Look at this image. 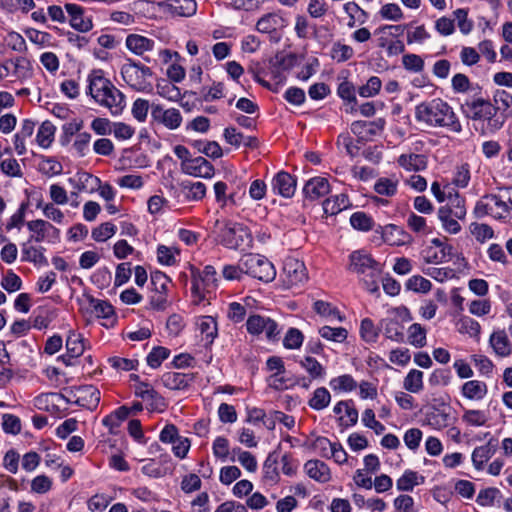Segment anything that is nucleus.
Here are the masks:
<instances>
[{
	"label": "nucleus",
	"instance_id": "17",
	"mask_svg": "<svg viewBox=\"0 0 512 512\" xmlns=\"http://www.w3.org/2000/svg\"><path fill=\"white\" fill-rule=\"evenodd\" d=\"M158 6L172 16L190 17L197 11L195 0H166L159 2Z\"/></svg>",
	"mask_w": 512,
	"mask_h": 512
},
{
	"label": "nucleus",
	"instance_id": "5",
	"mask_svg": "<svg viewBox=\"0 0 512 512\" xmlns=\"http://www.w3.org/2000/svg\"><path fill=\"white\" fill-rule=\"evenodd\" d=\"M410 26L411 24H386L379 26L373 33L376 37L377 47L385 50L388 57L402 54L405 51V44L399 37Z\"/></svg>",
	"mask_w": 512,
	"mask_h": 512
},
{
	"label": "nucleus",
	"instance_id": "60",
	"mask_svg": "<svg viewBox=\"0 0 512 512\" xmlns=\"http://www.w3.org/2000/svg\"><path fill=\"white\" fill-rule=\"evenodd\" d=\"M225 85L223 82L214 81L210 87L201 89L202 99L205 102L221 99L225 96Z\"/></svg>",
	"mask_w": 512,
	"mask_h": 512
},
{
	"label": "nucleus",
	"instance_id": "37",
	"mask_svg": "<svg viewBox=\"0 0 512 512\" xmlns=\"http://www.w3.org/2000/svg\"><path fill=\"white\" fill-rule=\"evenodd\" d=\"M156 93L171 102H177L182 98L180 88L167 80L159 81L156 84Z\"/></svg>",
	"mask_w": 512,
	"mask_h": 512
},
{
	"label": "nucleus",
	"instance_id": "51",
	"mask_svg": "<svg viewBox=\"0 0 512 512\" xmlns=\"http://www.w3.org/2000/svg\"><path fill=\"white\" fill-rule=\"evenodd\" d=\"M398 180L393 178L381 177L374 184V190L379 195L392 197L397 193Z\"/></svg>",
	"mask_w": 512,
	"mask_h": 512
},
{
	"label": "nucleus",
	"instance_id": "23",
	"mask_svg": "<svg viewBox=\"0 0 512 512\" xmlns=\"http://www.w3.org/2000/svg\"><path fill=\"white\" fill-rule=\"evenodd\" d=\"M193 380V374L181 372H166L161 377L162 384L170 390H184Z\"/></svg>",
	"mask_w": 512,
	"mask_h": 512
},
{
	"label": "nucleus",
	"instance_id": "59",
	"mask_svg": "<svg viewBox=\"0 0 512 512\" xmlns=\"http://www.w3.org/2000/svg\"><path fill=\"white\" fill-rule=\"evenodd\" d=\"M360 335L365 342L374 343L379 336V328L370 318H364L360 325Z\"/></svg>",
	"mask_w": 512,
	"mask_h": 512
},
{
	"label": "nucleus",
	"instance_id": "57",
	"mask_svg": "<svg viewBox=\"0 0 512 512\" xmlns=\"http://www.w3.org/2000/svg\"><path fill=\"white\" fill-rule=\"evenodd\" d=\"M350 224L356 230L367 232L373 228L374 221L365 212L358 211L351 215Z\"/></svg>",
	"mask_w": 512,
	"mask_h": 512
},
{
	"label": "nucleus",
	"instance_id": "11",
	"mask_svg": "<svg viewBox=\"0 0 512 512\" xmlns=\"http://www.w3.org/2000/svg\"><path fill=\"white\" fill-rule=\"evenodd\" d=\"M27 229L30 231L28 242H48L57 243L60 240V230L50 222L36 219L26 223Z\"/></svg>",
	"mask_w": 512,
	"mask_h": 512
},
{
	"label": "nucleus",
	"instance_id": "30",
	"mask_svg": "<svg viewBox=\"0 0 512 512\" xmlns=\"http://www.w3.org/2000/svg\"><path fill=\"white\" fill-rule=\"evenodd\" d=\"M488 393V387L485 382L479 380H469L462 385L461 394L469 400H481Z\"/></svg>",
	"mask_w": 512,
	"mask_h": 512
},
{
	"label": "nucleus",
	"instance_id": "2",
	"mask_svg": "<svg viewBox=\"0 0 512 512\" xmlns=\"http://www.w3.org/2000/svg\"><path fill=\"white\" fill-rule=\"evenodd\" d=\"M88 83L87 93L95 102L109 109L113 116L123 112L126 106L125 95L102 75L101 70L92 71L88 76Z\"/></svg>",
	"mask_w": 512,
	"mask_h": 512
},
{
	"label": "nucleus",
	"instance_id": "47",
	"mask_svg": "<svg viewBox=\"0 0 512 512\" xmlns=\"http://www.w3.org/2000/svg\"><path fill=\"white\" fill-rule=\"evenodd\" d=\"M56 128L50 121H44L38 128L36 141L42 148H48L54 140Z\"/></svg>",
	"mask_w": 512,
	"mask_h": 512
},
{
	"label": "nucleus",
	"instance_id": "9",
	"mask_svg": "<svg viewBox=\"0 0 512 512\" xmlns=\"http://www.w3.org/2000/svg\"><path fill=\"white\" fill-rule=\"evenodd\" d=\"M4 81L8 83H24L34 74L33 64L24 56L5 59L2 62Z\"/></svg>",
	"mask_w": 512,
	"mask_h": 512
},
{
	"label": "nucleus",
	"instance_id": "56",
	"mask_svg": "<svg viewBox=\"0 0 512 512\" xmlns=\"http://www.w3.org/2000/svg\"><path fill=\"white\" fill-rule=\"evenodd\" d=\"M198 328L203 338L209 343H212L217 336V323L211 316L203 317L198 323Z\"/></svg>",
	"mask_w": 512,
	"mask_h": 512
},
{
	"label": "nucleus",
	"instance_id": "45",
	"mask_svg": "<svg viewBox=\"0 0 512 512\" xmlns=\"http://www.w3.org/2000/svg\"><path fill=\"white\" fill-rule=\"evenodd\" d=\"M403 387L410 393H419L423 390V372L412 369L408 372L403 381Z\"/></svg>",
	"mask_w": 512,
	"mask_h": 512
},
{
	"label": "nucleus",
	"instance_id": "33",
	"mask_svg": "<svg viewBox=\"0 0 512 512\" xmlns=\"http://www.w3.org/2000/svg\"><path fill=\"white\" fill-rule=\"evenodd\" d=\"M277 451L268 454L263 464V479L268 484H275L279 479Z\"/></svg>",
	"mask_w": 512,
	"mask_h": 512
},
{
	"label": "nucleus",
	"instance_id": "21",
	"mask_svg": "<svg viewBox=\"0 0 512 512\" xmlns=\"http://www.w3.org/2000/svg\"><path fill=\"white\" fill-rule=\"evenodd\" d=\"M183 172L201 178H212L215 173L214 166L204 157L192 158L188 163L182 165Z\"/></svg>",
	"mask_w": 512,
	"mask_h": 512
},
{
	"label": "nucleus",
	"instance_id": "62",
	"mask_svg": "<svg viewBox=\"0 0 512 512\" xmlns=\"http://www.w3.org/2000/svg\"><path fill=\"white\" fill-rule=\"evenodd\" d=\"M117 227L111 222H105L92 230V238L96 242H105L115 235Z\"/></svg>",
	"mask_w": 512,
	"mask_h": 512
},
{
	"label": "nucleus",
	"instance_id": "10",
	"mask_svg": "<svg viewBox=\"0 0 512 512\" xmlns=\"http://www.w3.org/2000/svg\"><path fill=\"white\" fill-rule=\"evenodd\" d=\"M217 272L211 265L204 267L202 271H192L191 293L195 304L205 300L206 293H210L217 286Z\"/></svg>",
	"mask_w": 512,
	"mask_h": 512
},
{
	"label": "nucleus",
	"instance_id": "42",
	"mask_svg": "<svg viewBox=\"0 0 512 512\" xmlns=\"http://www.w3.org/2000/svg\"><path fill=\"white\" fill-rule=\"evenodd\" d=\"M59 393H42L33 399V405L36 409L52 412L56 409V401L62 399Z\"/></svg>",
	"mask_w": 512,
	"mask_h": 512
},
{
	"label": "nucleus",
	"instance_id": "36",
	"mask_svg": "<svg viewBox=\"0 0 512 512\" xmlns=\"http://www.w3.org/2000/svg\"><path fill=\"white\" fill-rule=\"evenodd\" d=\"M437 214L442 227L446 232L450 234H457L461 231V225L458 222L459 219L454 217L450 208L440 207Z\"/></svg>",
	"mask_w": 512,
	"mask_h": 512
},
{
	"label": "nucleus",
	"instance_id": "14",
	"mask_svg": "<svg viewBox=\"0 0 512 512\" xmlns=\"http://www.w3.org/2000/svg\"><path fill=\"white\" fill-rule=\"evenodd\" d=\"M151 116L153 120L162 124L169 130H175L181 126L182 115L176 108L164 109L161 105H153Z\"/></svg>",
	"mask_w": 512,
	"mask_h": 512
},
{
	"label": "nucleus",
	"instance_id": "41",
	"mask_svg": "<svg viewBox=\"0 0 512 512\" xmlns=\"http://www.w3.org/2000/svg\"><path fill=\"white\" fill-rule=\"evenodd\" d=\"M453 247L445 246L442 249H435L434 247H427L425 249V261L427 263L439 264L447 262L451 259Z\"/></svg>",
	"mask_w": 512,
	"mask_h": 512
},
{
	"label": "nucleus",
	"instance_id": "15",
	"mask_svg": "<svg viewBox=\"0 0 512 512\" xmlns=\"http://www.w3.org/2000/svg\"><path fill=\"white\" fill-rule=\"evenodd\" d=\"M155 45L156 42L153 39L136 33L127 35L125 39L126 48L131 53L142 57L147 62H150V59L145 56V54L152 51Z\"/></svg>",
	"mask_w": 512,
	"mask_h": 512
},
{
	"label": "nucleus",
	"instance_id": "54",
	"mask_svg": "<svg viewBox=\"0 0 512 512\" xmlns=\"http://www.w3.org/2000/svg\"><path fill=\"white\" fill-rule=\"evenodd\" d=\"M470 232L475 237V239L480 242L484 243L492 238H494V230L492 227L485 223H478L473 222L470 224Z\"/></svg>",
	"mask_w": 512,
	"mask_h": 512
},
{
	"label": "nucleus",
	"instance_id": "13",
	"mask_svg": "<svg viewBox=\"0 0 512 512\" xmlns=\"http://www.w3.org/2000/svg\"><path fill=\"white\" fill-rule=\"evenodd\" d=\"M246 328L252 335L265 333L268 340H275L280 333L278 324L273 319L261 315H250L246 321Z\"/></svg>",
	"mask_w": 512,
	"mask_h": 512
},
{
	"label": "nucleus",
	"instance_id": "29",
	"mask_svg": "<svg viewBox=\"0 0 512 512\" xmlns=\"http://www.w3.org/2000/svg\"><path fill=\"white\" fill-rule=\"evenodd\" d=\"M350 205L349 197L344 193L326 198L322 203L323 212L326 216L336 215Z\"/></svg>",
	"mask_w": 512,
	"mask_h": 512
},
{
	"label": "nucleus",
	"instance_id": "61",
	"mask_svg": "<svg viewBox=\"0 0 512 512\" xmlns=\"http://www.w3.org/2000/svg\"><path fill=\"white\" fill-rule=\"evenodd\" d=\"M91 138V134L86 131L78 133L75 136L72 148L79 157H85L89 153Z\"/></svg>",
	"mask_w": 512,
	"mask_h": 512
},
{
	"label": "nucleus",
	"instance_id": "6",
	"mask_svg": "<svg viewBox=\"0 0 512 512\" xmlns=\"http://www.w3.org/2000/svg\"><path fill=\"white\" fill-rule=\"evenodd\" d=\"M121 75L128 86L137 92L151 93L153 86L148 80L152 76L149 67L140 62L127 60L121 67Z\"/></svg>",
	"mask_w": 512,
	"mask_h": 512
},
{
	"label": "nucleus",
	"instance_id": "63",
	"mask_svg": "<svg viewBox=\"0 0 512 512\" xmlns=\"http://www.w3.org/2000/svg\"><path fill=\"white\" fill-rule=\"evenodd\" d=\"M379 15L384 20L394 22L400 21L404 18L402 9L395 3L384 4L379 10Z\"/></svg>",
	"mask_w": 512,
	"mask_h": 512
},
{
	"label": "nucleus",
	"instance_id": "31",
	"mask_svg": "<svg viewBox=\"0 0 512 512\" xmlns=\"http://www.w3.org/2000/svg\"><path fill=\"white\" fill-rule=\"evenodd\" d=\"M446 200H448V203L446 205H443L442 207H448L450 208L452 214H454V217L463 220L466 217V206H465V199L462 197L459 192H457L454 188L453 191H448Z\"/></svg>",
	"mask_w": 512,
	"mask_h": 512
},
{
	"label": "nucleus",
	"instance_id": "20",
	"mask_svg": "<svg viewBox=\"0 0 512 512\" xmlns=\"http://www.w3.org/2000/svg\"><path fill=\"white\" fill-rule=\"evenodd\" d=\"M65 9L69 15V23L72 28L79 32H88L93 24L90 18L84 15V8L75 3L65 4Z\"/></svg>",
	"mask_w": 512,
	"mask_h": 512
},
{
	"label": "nucleus",
	"instance_id": "19",
	"mask_svg": "<svg viewBox=\"0 0 512 512\" xmlns=\"http://www.w3.org/2000/svg\"><path fill=\"white\" fill-rule=\"evenodd\" d=\"M272 191L285 198H291L296 191V179L285 171L278 172L271 182Z\"/></svg>",
	"mask_w": 512,
	"mask_h": 512
},
{
	"label": "nucleus",
	"instance_id": "3",
	"mask_svg": "<svg viewBox=\"0 0 512 512\" xmlns=\"http://www.w3.org/2000/svg\"><path fill=\"white\" fill-rule=\"evenodd\" d=\"M461 110L467 118L482 122L485 132L494 133L505 122V117L499 113L500 107L494 106L489 99L481 96H468L461 104Z\"/></svg>",
	"mask_w": 512,
	"mask_h": 512
},
{
	"label": "nucleus",
	"instance_id": "52",
	"mask_svg": "<svg viewBox=\"0 0 512 512\" xmlns=\"http://www.w3.org/2000/svg\"><path fill=\"white\" fill-rule=\"evenodd\" d=\"M319 334L325 340L342 343L347 339L348 331L344 327L323 326Z\"/></svg>",
	"mask_w": 512,
	"mask_h": 512
},
{
	"label": "nucleus",
	"instance_id": "25",
	"mask_svg": "<svg viewBox=\"0 0 512 512\" xmlns=\"http://www.w3.org/2000/svg\"><path fill=\"white\" fill-rule=\"evenodd\" d=\"M497 441L491 438L485 445L476 447L472 452V463L475 469L482 470L484 464L495 454Z\"/></svg>",
	"mask_w": 512,
	"mask_h": 512
},
{
	"label": "nucleus",
	"instance_id": "35",
	"mask_svg": "<svg viewBox=\"0 0 512 512\" xmlns=\"http://www.w3.org/2000/svg\"><path fill=\"white\" fill-rule=\"evenodd\" d=\"M383 333L386 338L391 339L395 342L404 341V327L396 319H383L380 323Z\"/></svg>",
	"mask_w": 512,
	"mask_h": 512
},
{
	"label": "nucleus",
	"instance_id": "1",
	"mask_svg": "<svg viewBox=\"0 0 512 512\" xmlns=\"http://www.w3.org/2000/svg\"><path fill=\"white\" fill-rule=\"evenodd\" d=\"M415 120L429 128H443L459 134L462 124L452 106L441 98L426 100L415 107Z\"/></svg>",
	"mask_w": 512,
	"mask_h": 512
},
{
	"label": "nucleus",
	"instance_id": "43",
	"mask_svg": "<svg viewBox=\"0 0 512 512\" xmlns=\"http://www.w3.org/2000/svg\"><path fill=\"white\" fill-rule=\"evenodd\" d=\"M313 309L317 314L327 318L330 321L337 320L339 322H342L344 320V317L341 315L340 311L326 301H315L313 304Z\"/></svg>",
	"mask_w": 512,
	"mask_h": 512
},
{
	"label": "nucleus",
	"instance_id": "50",
	"mask_svg": "<svg viewBox=\"0 0 512 512\" xmlns=\"http://www.w3.org/2000/svg\"><path fill=\"white\" fill-rule=\"evenodd\" d=\"M426 329L419 323H414L408 328V342L416 348L426 345Z\"/></svg>",
	"mask_w": 512,
	"mask_h": 512
},
{
	"label": "nucleus",
	"instance_id": "32",
	"mask_svg": "<svg viewBox=\"0 0 512 512\" xmlns=\"http://www.w3.org/2000/svg\"><path fill=\"white\" fill-rule=\"evenodd\" d=\"M0 170L9 177H21L22 170L10 150L0 153Z\"/></svg>",
	"mask_w": 512,
	"mask_h": 512
},
{
	"label": "nucleus",
	"instance_id": "12",
	"mask_svg": "<svg viewBox=\"0 0 512 512\" xmlns=\"http://www.w3.org/2000/svg\"><path fill=\"white\" fill-rule=\"evenodd\" d=\"M308 280L304 263L295 258H287L283 264L282 281L288 288L298 287Z\"/></svg>",
	"mask_w": 512,
	"mask_h": 512
},
{
	"label": "nucleus",
	"instance_id": "53",
	"mask_svg": "<svg viewBox=\"0 0 512 512\" xmlns=\"http://www.w3.org/2000/svg\"><path fill=\"white\" fill-rule=\"evenodd\" d=\"M318 444L322 448H326V446L330 447L331 456L338 464H343L347 461V453L342 447V445L338 442H330L327 438H318Z\"/></svg>",
	"mask_w": 512,
	"mask_h": 512
},
{
	"label": "nucleus",
	"instance_id": "7",
	"mask_svg": "<svg viewBox=\"0 0 512 512\" xmlns=\"http://www.w3.org/2000/svg\"><path fill=\"white\" fill-rule=\"evenodd\" d=\"M241 265L245 274L260 281L271 282L276 277V270L273 264L262 255L246 254L241 257Z\"/></svg>",
	"mask_w": 512,
	"mask_h": 512
},
{
	"label": "nucleus",
	"instance_id": "28",
	"mask_svg": "<svg viewBox=\"0 0 512 512\" xmlns=\"http://www.w3.org/2000/svg\"><path fill=\"white\" fill-rule=\"evenodd\" d=\"M397 163L406 171H423L427 168L428 160L424 154H401Z\"/></svg>",
	"mask_w": 512,
	"mask_h": 512
},
{
	"label": "nucleus",
	"instance_id": "40",
	"mask_svg": "<svg viewBox=\"0 0 512 512\" xmlns=\"http://www.w3.org/2000/svg\"><path fill=\"white\" fill-rule=\"evenodd\" d=\"M424 477L419 476L417 472L406 470L402 476L397 480L396 487L399 491H412L415 486L422 484Z\"/></svg>",
	"mask_w": 512,
	"mask_h": 512
},
{
	"label": "nucleus",
	"instance_id": "39",
	"mask_svg": "<svg viewBox=\"0 0 512 512\" xmlns=\"http://www.w3.org/2000/svg\"><path fill=\"white\" fill-rule=\"evenodd\" d=\"M92 313L97 318L110 319L114 316L113 306L106 300L96 299L93 296L87 297Z\"/></svg>",
	"mask_w": 512,
	"mask_h": 512
},
{
	"label": "nucleus",
	"instance_id": "48",
	"mask_svg": "<svg viewBox=\"0 0 512 512\" xmlns=\"http://www.w3.org/2000/svg\"><path fill=\"white\" fill-rule=\"evenodd\" d=\"M331 401L330 392L325 387H319L308 401V405L314 410H323Z\"/></svg>",
	"mask_w": 512,
	"mask_h": 512
},
{
	"label": "nucleus",
	"instance_id": "24",
	"mask_svg": "<svg viewBox=\"0 0 512 512\" xmlns=\"http://www.w3.org/2000/svg\"><path fill=\"white\" fill-rule=\"evenodd\" d=\"M31 242L21 244L22 261L33 263L36 266H47L48 259L45 256L46 249L43 246L30 245Z\"/></svg>",
	"mask_w": 512,
	"mask_h": 512
},
{
	"label": "nucleus",
	"instance_id": "22",
	"mask_svg": "<svg viewBox=\"0 0 512 512\" xmlns=\"http://www.w3.org/2000/svg\"><path fill=\"white\" fill-rule=\"evenodd\" d=\"M489 345L494 353L501 358L508 357L512 353V344L503 329L496 330L490 335Z\"/></svg>",
	"mask_w": 512,
	"mask_h": 512
},
{
	"label": "nucleus",
	"instance_id": "38",
	"mask_svg": "<svg viewBox=\"0 0 512 512\" xmlns=\"http://www.w3.org/2000/svg\"><path fill=\"white\" fill-rule=\"evenodd\" d=\"M329 386L336 393H348L355 390L358 385L350 374H343L332 378Z\"/></svg>",
	"mask_w": 512,
	"mask_h": 512
},
{
	"label": "nucleus",
	"instance_id": "8",
	"mask_svg": "<svg viewBox=\"0 0 512 512\" xmlns=\"http://www.w3.org/2000/svg\"><path fill=\"white\" fill-rule=\"evenodd\" d=\"M218 238L224 247L238 249L251 241V234L245 225L227 221L219 228Z\"/></svg>",
	"mask_w": 512,
	"mask_h": 512
},
{
	"label": "nucleus",
	"instance_id": "27",
	"mask_svg": "<svg viewBox=\"0 0 512 512\" xmlns=\"http://www.w3.org/2000/svg\"><path fill=\"white\" fill-rule=\"evenodd\" d=\"M307 475L320 483H326L331 479L328 465L320 460H309L304 465Z\"/></svg>",
	"mask_w": 512,
	"mask_h": 512
},
{
	"label": "nucleus",
	"instance_id": "55",
	"mask_svg": "<svg viewBox=\"0 0 512 512\" xmlns=\"http://www.w3.org/2000/svg\"><path fill=\"white\" fill-rule=\"evenodd\" d=\"M135 394L143 400H151L152 405L163 404L164 399L149 384L141 382L136 386Z\"/></svg>",
	"mask_w": 512,
	"mask_h": 512
},
{
	"label": "nucleus",
	"instance_id": "64",
	"mask_svg": "<svg viewBox=\"0 0 512 512\" xmlns=\"http://www.w3.org/2000/svg\"><path fill=\"white\" fill-rule=\"evenodd\" d=\"M301 365L312 379H321L325 375L324 367L313 357H305L301 361Z\"/></svg>",
	"mask_w": 512,
	"mask_h": 512
},
{
	"label": "nucleus",
	"instance_id": "49",
	"mask_svg": "<svg viewBox=\"0 0 512 512\" xmlns=\"http://www.w3.org/2000/svg\"><path fill=\"white\" fill-rule=\"evenodd\" d=\"M192 145L198 150V152L203 153L212 159H218L223 154L221 146L215 141L197 140L194 141Z\"/></svg>",
	"mask_w": 512,
	"mask_h": 512
},
{
	"label": "nucleus",
	"instance_id": "46",
	"mask_svg": "<svg viewBox=\"0 0 512 512\" xmlns=\"http://www.w3.org/2000/svg\"><path fill=\"white\" fill-rule=\"evenodd\" d=\"M343 9L349 16L348 26L353 27L358 22L363 24L368 18V14L356 2H347L344 4Z\"/></svg>",
	"mask_w": 512,
	"mask_h": 512
},
{
	"label": "nucleus",
	"instance_id": "16",
	"mask_svg": "<svg viewBox=\"0 0 512 512\" xmlns=\"http://www.w3.org/2000/svg\"><path fill=\"white\" fill-rule=\"evenodd\" d=\"M330 191V183L328 179L324 177H313L309 179L303 187L305 201L311 202L325 197Z\"/></svg>",
	"mask_w": 512,
	"mask_h": 512
},
{
	"label": "nucleus",
	"instance_id": "58",
	"mask_svg": "<svg viewBox=\"0 0 512 512\" xmlns=\"http://www.w3.org/2000/svg\"><path fill=\"white\" fill-rule=\"evenodd\" d=\"M454 21H457L458 28L463 35L471 33L474 23L468 18V9L458 8L453 12Z\"/></svg>",
	"mask_w": 512,
	"mask_h": 512
},
{
	"label": "nucleus",
	"instance_id": "34",
	"mask_svg": "<svg viewBox=\"0 0 512 512\" xmlns=\"http://www.w3.org/2000/svg\"><path fill=\"white\" fill-rule=\"evenodd\" d=\"M180 189L189 201H199L206 195V186L202 182L182 181Z\"/></svg>",
	"mask_w": 512,
	"mask_h": 512
},
{
	"label": "nucleus",
	"instance_id": "4",
	"mask_svg": "<svg viewBox=\"0 0 512 512\" xmlns=\"http://www.w3.org/2000/svg\"><path fill=\"white\" fill-rule=\"evenodd\" d=\"M348 271L356 274L369 292L378 290L376 279L381 273V264L364 249L355 250L349 255Z\"/></svg>",
	"mask_w": 512,
	"mask_h": 512
},
{
	"label": "nucleus",
	"instance_id": "44",
	"mask_svg": "<svg viewBox=\"0 0 512 512\" xmlns=\"http://www.w3.org/2000/svg\"><path fill=\"white\" fill-rule=\"evenodd\" d=\"M66 349L69 358H78L85 350L84 338L81 334L71 331L66 340Z\"/></svg>",
	"mask_w": 512,
	"mask_h": 512
},
{
	"label": "nucleus",
	"instance_id": "26",
	"mask_svg": "<svg viewBox=\"0 0 512 512\" xmlns=\"http://www.w3.org/2000/svg\"><path fill=\"white\" fill-rule=\"evenodd\" d=\"M100 401V391L93 385H84L77 389L76 403L82 407L96 408Z\"/></svg>",
	"mask_w": 512,
	"mask_h": 512
},
{
	"label": "nucleus",
	"instance_id": "18",
	"mask_svg": "<svg viewBox=\"0 0 512 512\" xmlns=\"http://www.w3.org/2000/svg\"><path fill=\"white\" fill-rule=\"evenodd\" d=\"M381 229L382 239L385 243L391 246H403L412 243V236L403 228L388 224L384 227L379 226Z\"/></svg>",
	"mask_w": 512,
	"mask_h": 512
}]
</instances>
